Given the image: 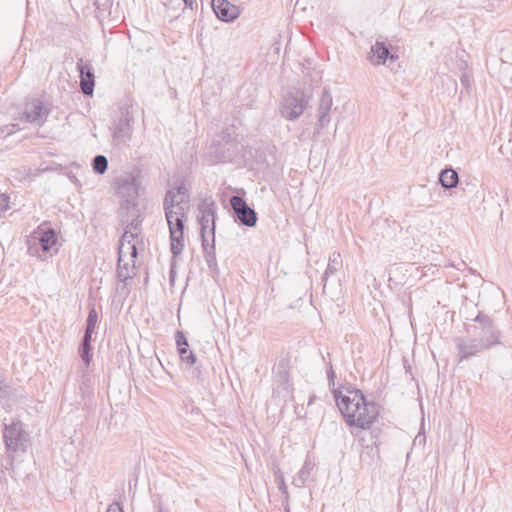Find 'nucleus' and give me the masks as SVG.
<instances>
[{"mask_svg": "<svg viewBox=\"0 0 512 512\" xmlns=\"http://www.w3.org/2000/svg\"><path fill=\"white\" fill-rule=\"evenodd\" d=\"M277 375L283 383L288 385L289 371H288V365L284 360L280 361L277 366Z\"/></svg>", "mask_w": 512, "mask_h": 512, "instance_id": "29", "label": "nucleus"}, {"mask_svg": "<svg viewBox=\"0 0 512 512\" xmlns=\"http://www.w3.org/2000/svg\"><path fill=\"white\" fill-rule=\"evenodd\" d=\"M391 48L386 41L377 39L370 49V62L373 65H384L388 59L396 60L398 56L391 51Z\"/></svg>", "mask_w": 512, "mask_h": 512, "instance_id": "13", "label": "nucleus"}, {"mask_svg": "<svg viewBox=\"0 0 512 512\" xmlns=\"http://www.w3.org/2000/svg\"><path fill=\"white\" fill-rule=\"evenodd\" d=\"M371 438H372V439H374L373 444H374L375 446H377V441H376L377 436H376V435H374V433H373V432L371 433Z\"/></svg>", "mask_w": 512, "mask_h": 512, "instance_id": "41", "label": "nucleus"}, {"mask_svg": "<svg viewBox=\"0 0 512 512\" xmlns=\"http://www.w3.org/2000/svg\"><path fill=\"white\" fill-rule=\"evenodd\" d=\"M170 233V249L173 256H178L184 248V229L188 212L164 210Z\"/></svg>", "mask_w": 512, "mask_h": 512, "instance_id": "4", "label": "nucleus"}, {"mask_svg": "<svg viewBox=\"0 0 512 512\" xmlns=\"http://www.w3.org/2000/svg\"><path fill=\"white\" fill-rule=\"evenodd\" d=\"M194 372H195L196 377L198 378V380H202L201 379V370L198 367L195 368Z\"/></svg>", "mask_w": 512, "mask_h": 512, "instance_id": "37", "label": "nucleus"}, {"mask_svg": "<svg viewBox=\"0 0 512 512\" xmlns=\"http://www.w3.org/2000/svg\"><path fill=\"white\" fill-rule=\"evenodd\" d=\"M3 439L8 456L25 453L30 444L29 433L20 420H13L10 424L4 425Z\"/></svg>", "mask_w": 512, "mask_h": 512, "instance_id": "3", "label": "nucleus"}, {"mask_svg": "<svg viewBox=\"0 0 512 512\" xmlns=\"http://www.w3.org/2000/svg\"><path fill=\"white\" fill-rule=\"evenodd\" d=\"M461 82L463 85L468 86V77L466 75H463L461 78Z\"/></svg>", "mask_w": 512, "mask_h": 512, "instance_id": "38", "label": "nucleus"}, {"mask_svg": "<svg viewBox=\"0 0 512 512\" xmlns=\"http://www.w3.org/2000/svg\"><path fill=\"white\" fill-rule=\"evenodd\" d=\"M49 112L40 99L34 98L26 103L24 115L28 122L42 125L47 120Z\"/></svg>", "mask_w": 512, "mask_h": 512, "instance_id": "11", "label": "nucleus"}, {"mask_svg": "<svg viewBox=\"0 0 512 512\" xmlns=\"http://www.w3.org/2000/svg\"><path fill=\"white\" fill-rule=\"evenodd\" d=\"M94 4L97 10V17L100 20H119V3L114 6L113 0H95Z\"/></svg>", "mask_w": 512, "mask_h": 512, "instance_id": "17", "label": "nucleus"}, {"mask_svg": "<svg viewBox=\"0 0 512 512\" xmlns=\"http://www.w3.org/2000/svg\"><path fill=\"white\" fill-rule=\"evenodd\" d=\"M174 277H175V271H174L173 267H171V270H170V281L171 282L174 281Z\"/></svg>", "mask_w": 512, "mask_h": 512, "instance_id": "39", "label": "nucleus"}, {"mask_svg": "<svg viewBox=\"0 0 512 512\" xmlns=\"http://www.w3.org/2000/svg\"><path fill=\"white\" fill-rule=\"evenodd\" d=\"M314 399H315V396L314 395L311 396L309 401H308V405H311L313 403Z\"/></svg>", "mask_w": 512, "mask_h": 512, "instance_id": "43", "label": "nucleus"}, {"mask_svg": "<svg viewBox=\"0 0 512 512\" xmlns=\"http://www.w3.org/2000/svg\"><path fill=\"white\" fill-rule=\"evenodd\" d=\"M164 210H174L179 212H189L190 197L188 190L184 185H179L166 192L163 201Z\"/></svg>", "mask_w": 512, "mask_h": 512, "instance_id": "8", "label": "nucleus"}, {"mask_svg": "<svg viewBox=\"0 0 512 512\" xmlns=\"http://www.w3.org/2000/svg\"><path fill=\"white\" fill-rule=\"evenodd\" d=\"M186 7L192 8L194 0H183Z\"/></svg>", "mask_w": 512, "mask_h": 512, "instance_id": "36", "label": "nucleus"}, {"mask_svg": "<svg viewBox=\"0 0 512 512\" xmlns=\"http://www.w3.org/2000/svg\"><path fill=\"white\" fill-rule=\"evenodd\" d=\"M199 209L202 214L199 218L201 240L204 241V239H207V229H211L213 225L215 226L216 207L214 202H204L202 205H200Z\"/></svg>", "mask_w": 512, "mask_h": 512, "instance_id": "16", "label": "nucleus"}, {"mask_svg": "<svg viewBox=\"0 0 512 512\" xmlns=\"http://www.w3.org/2000/svg\"><path fill=\"white\" fill-rule=\"evenodd\" d=\"M439 182L445 189H451L457 186L459 182L458 173L453 169H444L439 175Z\"/></svg>", "mask_w": 512, "mask_h": 512, "instance_id": "24", "label": "nucleus"}, {"mask_svg": "<svg viewBox=\"0 0 512 512\" xmlns=\"http://www.w3.org/2000/svg\"><path fill=\"white\" fill-rule=\"evenodd\" d=\"M137 237H138L137 232H133L128 229H125L124 234L122 235L121 240H120L119 248H122V252L124 253L125 244L127 243L128 250H129L130 256L132 258H136V256H137V248H136V243H135V239H137Z\"/></svg>", "mask_w": 512, "mask_h": 512, "instance_id": "22", "label": "nucleus"}, {"mask_svg": "<svg viewBox=\"0 0 512 512\" xmlns=\"http://www.w3.org/2000/svg\"><path fill=\"white\" fill-rule=\"evenodd\" d=\"M347 392V395H342L339 389L333 390L334 400L347 425L370 429L380 415V406L374 401H368L359 389Z\"/></svg>", "mask_w": 512, "mask_h": 512, "instance_id": "1", "label": "nucleus"}, {"mask_svg": "<svg viewBox=\"0 0 512 512\" xmlns=\"http://www.w3.org/2000/svg\"><path fill=\"white\" fill-rule=\"evenodd\" d=\"M133 123L134 118L128 109H121L120 116L112 124V137L117 144H125L131 139Z\"/></svg>", "mask_w": 512, "mask_h": 512, "instance_id": "7", "label": "nucleus"}, {"mask_svg": "<svg viewBox=\"0 0 512 512\" xmlns=\"http://www.w3.org/2000/svg\"><path fill=\"white\" fill-rule=\"evenodd\" d=\"M93 333L94 332L85 330L81 343L91 344Z\"/></svg>", "mask_w": 512, "mask_h": 512, "instance_id": "34", "label": "nucleus"}, {"mask_svg": "<svg viewBox=\"0 0 512 512\" xmlns=\"http://www.w3.org/2000/svg\"><path fill=\"white\" fill-rule=\"evenodd\" d=\"M97 322H98V313L96 311L95 306H92V307H90L89 312H88L85 330L95 332Z\"/></svg>", "mask_w": 512, "mask_h": 512, "instance_id": "27", "label": "nucleus"}, {"mask_svg": "<svg viewBox=\"0 0 512 512\" xmlns=\"http://www.w3.org/2000/svg\"><path fill=\"white\" fill-rule=\"evenodd\" d=\"M91 344L81 343L79 347V355L84 362L85 366L88 367L92 360Z\"/></svg>", "mask_w": 512, "mask_h": 512, "instance_id": "28", "label": "nucleus"}, {"mask_svg": "<svg viewBox=\"0 0 512 512\" xmlns=\"http://www.w3.org/2000/svg\"><path fill=\"white\" fill-rule=\"evenodd\" d=\"M210 234H211V240H212L211 244L208 243V239H204V241H202L204 258H205V261H206L207 266L210 269V271L212 273H218L219 269H218V264H217V259H216V251H215V226L214 225L210 230Z\"/></svg>", "mask_w": 512, "mask_h": 512, "instance_id": "19", "label": "nucleus"}, {"mask_svg": "<svg viewBox=\"0 0 512 512\" xmlns=\"http://www.w3.org/2000/svg\"><path fill=\"white\" fill-rule=\"evenodd\" d=\"M46 223L38 226L32 234V239L37 241L43 252H50V250L57 244V235L53 228L46 227Z\"/></svg>", "mask_w": 512, "mask_h": 512, "instance_id": "15", "label": "nucleus"}, {"mask_svg": "<svg viewBox=\"0 0 512 512\" xmlns=\"http://www.w3.org/2000/svg\"><path fill=\"white\" fill-rule=\"evenodd\" d=\"M92 168L96 174H104L108 169V159L104 155H96L92 160Z\"/></svg>", "mask_w": 512, "mask_h": 512, "instance_id": "26", "label": "nucleus"}, {"mask_svg": "<svg viewBox=\"0 0 512 512\" xmlns=\"http://www.w3.org/2000/svg\"><path fill=\"white\" fill-rule=\"evenodd\" d=\"M140 225H141V221L137 217V218L133 219L130 223H128L125 229H128L130 231L138 233Z\"/></svg>", "mask_w": 512, "mask_h": 512, "instance_id": "31", "label": "nucleus"}, {"mask_svg": "<svg viewBox=\"0 0 512 512\" xmlns=\"http://www.w3.org/2000/svg\"><path fill=\"white\" fill-rule=\"evenodd\" d=\"M309 100L310 96L302 90L289 91L281 101V116L290 121L298 119L307 108Z\"/></svg>", "mask_w": 512, "mask_h": 512, "instance_id": "5", "label": "nucleus"}, {"mask_svg": "<svg viewBox=\"0 0 512 512\" xmlns=\"http://www.w3.org/2000/svg\"><path fill=\"white\" fill-rule=\"evenodd\" d=\"M474 322L466 329L469 335L479 338L489 349L501 344L502 333L490 316L479 312L474 318Z\"/></svg>", "mask_w": 512, "mask_h": 512, "instance_id": "2", "label": "nucleus"}, {"mask_svg": "<svg viewBox=\"0 0 512 512\" xmlns=\"http://www.w3.org/2000/svg\"><path fill=\"white\" fill-rule=\"evenodd\" d=\"M229 202L234 213L235 221L247 227H254L256 225L257 213L247 204L243 197L233 195L230 197Z\"/></svg>", "mask_w": 512, "mask_h": 512, "instance_id": "6", "label": "nucleus"}, {"mask_svg": "<svg viewBox=\"0 0 512 512\" xmlns=\"http://www.w3.org/2000/svg\"><path fill=\"white\" fill-rule=\"evenodd\" d=\"M327 379H328L329 387H331L332 391H333L335 389L334 386H335L336 374L333 370L331 363H329V369L327 370Z\"/></svg>", "mask_w": 512, "mask_h": 512, "instance_id": "30", "label": "nucleus"}, {"mask_svg": "<svg viewBox=\"0 0 512 512\" xmlns=\"http://www.w3.org/2000/svg\"><path fill=\"white\" fill-rule=\"evenodd\" d=\"M175 340L181 361L187 363L189 366L194 365L196 363V356L188 349V341L182 331L178 330L176 332Z\"/></svg>", "mask_w": 512, "mask_h": 512, "instance_id": "20", "label": "nucleus"}, {"mask_svg": "<svg viewBox=\"0 0 512 512\" xmlns=\"http://www.w3.org/2000/svg\"><path fill=\"white\" fill-rule=\"evenodd\" d=\"M9 208V197L7 195H0V212L6 211Z\"/></svg>", "mask_w": 512, "mask_h": 512, "instance_id": "32", "label": "nucleus"}, {"mask_svg": "<svg viewBox=\"0 0 512 512\" xmlns=\"http://www.w3.org/2000/svg\"><path fill=\"white\" fill-rule=\"evenodd\" d=\"M277 478H279L280 483H281V485H280V487H279V488H280L281 490H283V491H286V486H285V483H284V478H283V476L280 474Z\"/></svg>", "mask_w": 512, "mask_h": 512, "instance_id": "35", "label": "nucleus"}, {"mask_svg": "<svg viewBox=\"0 0 512 512\" xmlns=\"http://www.w3.org/2000/svg\"><path fill=\"white\" fill-rule=\"evenodd\" d=\"M117 195L124 201L126 208L130 205L135 206V201L138 197V184L133 176L120 177L116 181Z\"/></svg>", "mask_w": 512, "mask_h": 512, "instance_id": "10", "label": "nucleus"}, {"mask_svg": "<svg viewBox=\"0 0 512 512\" xmlns=\"http://www.w3.org/2000/svg\"><path fill=\"white\" fill-rule=\"evenodd\" d=\"M106 512H123V508L118 502H113L109 505Z\"/></svg>", "mask_w": 512, "mask_h": 512, "instance_id": "33", "label": "nucleus"}, {"mask_svg": "<svg viewBox=\"0 0 512 512\" xmlns=\"http://www.w3.org/2000/svg\"><path fill=\"white\" fill-rule=\"evenodd\" d=\"M311 466L308 462H305L302 468L299 470L297 475L293 478L292 484L297 487H302L311 474Z\"/></svg>", "mask_w": 512, "mask_h": 512, "instance_id": "25", "label": "nucleus"}, {"mask_svg": "<svg viewBox=\"0 0 512 512\" xmlns=\"http://www.w3.org/2000/svg\"><path fill=\"white\" fill-rule=\"evenodd\" d=\"M134 268H135L134 264L130 268L128 263H126V262L124 263L122 248H119L118 265H117V277H118L119 281L125 283L128 279H131L134 275V273L131 274V272H133Z\"/></svg>", "mask_w": 512, "mask_h": 512, "instance_id": "21", "label": "nucleus"}, {"mask_svg": "<svg viewBox=\"0 0 512 512\" xmlns=\"http://www.w3.org/2000/svg\"><path fill=\"white\" fill-rule=\"evenodd\" d=\"M341 265H342V259H341L340 253H337V252L332 253V255L329 257L327 268L322 276V282H323L324 288L326 286V282H327L329 276L336 274L337 271L339 270V268L341 267Z\"/></svg>", "mask_w": 512, "mask_h": 512, "instance_id": "23", "label": "nucleus"}, {"mask_svg": "<svg viewBox=\"0 0 512 512\" xmlns=\"http://www.w3.org/2000/svg\"><path fill=\"white\" fill-rule=\"evenodd\" d=\"M211 6L217 18L223 22H233L240 15L239 7L228 0H211Z\"/></svg>", "mask_w": 512, "mask_h": 512, "instance_id": "14", "label": "nucleus"}, {"mask_svg": "<svg viewBox=\"0 0 512 512\" xmlns=\"http://www.w3.org/2000/svg\"><path fill=\"white\" fill-rule=\"evenodd\" d=\"M365 439L363 437L359 438V442H361L362 446H364Z\"/></svg>", "mask_w": 512, "mask_h": 512, "instance_id": "44", "label": "nucleus"}, {"mask_svg": "<svg viewBox=\"0 0 512 512\" xmlns=\"http://www.w3.org/2000/svg\"><path fill=\"white\" fill-rule=\"evenodd\" d=\"M333 104L330 92L324 88L318 107V127L324 128L330 122L329 112Z\"/></svg>", "mask_w": 512, "mask_h": 512, "instance_id": "18", "label": "nucleus"}, {"mask_svg": "<svg viewBox=\"0 0 512 512\" xmlns=\"http://www.w3.org/2000/svg\"><path fill=\"white\" fill-rule=\"evenodd\" d=\"M158 512H169L167 509H165L161 504L158 506Z\"/></svg>", "mask_w": 512, "mask_h": 512, "instance_id": "40", "label": "nucleus"}, {"mask_svg": "<svg viewBox=\"0 0 512 512\" xmlns=\"http://www.w3.org/2000/svg\"><path fill=\"white\" fill-rule=\"evenodd\" d=\"M28 252H29V254L34 255V249H33L32 245H29Z\"/></svg>", "mask_w": 512, "mask_h": 512, "instance_id": "42", "label": "nucleus"}, {"mask_svg": "<svg viewBox=\"0 0 512 512\" xmlns=\"http://www.w3.org/2000/svg\"><path fill=\"white\" fill-rule=\"evenodd\" d=\"M77 70L80 78V88L84 95H92L95 86V76L92 65L80 58L77 62Z\"/></svg>", "mask_w": 512, "mask_h": 512, "instance_id": "12", "label": "nucleus"}, {"mask_svg": "<svg viewBox=\"0 0 512 512\" xmlns=\"http://www.w3.org/2000/svg\"><path fill=\"white\" fill-rule=\"evenodd\" d=\"M454 343L457 349L459 362L474 357L483 351L489 350V348L486 347L479 338L471 335L467 337H456Z\"/></svg>", "mask_w": 512, "mask_h": 512, "instance_id": "9", "label": "nucleus"}]
</instances>
